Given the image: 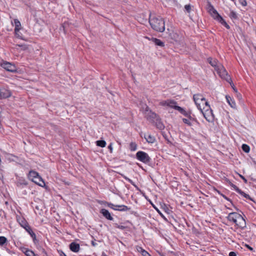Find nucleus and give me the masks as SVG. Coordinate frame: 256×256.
I'll list each match as a JSON object with an SVG mask.
<instances>
[{
	"instance_id": "nucleus-1",
	"label": "nucleus",
	"mask_w": 256,
	"mask_h": 256,
	"mask_svg": "<svg viewBox=\"0 0 256 256\" xmlns=\"http://www.w3.org/2000/svg\"><path fill=\"white\" fill-rule=\"evenodd\" d=\"M149 22L152 28L155 31L163 32L165 30V24L162 18L160 16L150 14Z\"/></svg>"
},
{
	"instance_id": "nucleus-2",
	"label": "nucleus",
	"mask_w": 256,
	"mask_h": 256,
	"mask_svg": "<svg viewBox=\"0 0 256 256\" xmlns=\"http://www.w3.org/2000/svg\"><path fill=\"white\" fill-rule=\"evenodd\" d=\"M207 10L210 14L216 20L220 23L222 26H225L227 29H230V26L226 22L222 16L218 13L217 10L214 8L213 6L210 2H208Z\"/></svg>"
},
{
	"instance_id": "nucleus-3",
	"label": "nucleus",
	"mask_w": 256,
	"mask_h": 256,
	"mask_svg": "<svg viewBox=\"0 0 256 256\" xmlns=\"http://www.w3.org/2000/svg\"><path fill=\"white\" fill-rule=\"evenodd\" d=\"M140 110L145 115V118L150 122H154V120L159 116L155 112H152L146 104L142 106Z\"/></svg>"
},
{
	"instance_id": "nucleus-4",
	"label": "nucleus",
	"mask_w": 256,
	"mask_h": 256,
	"mask_svg": "<svg viewBox=\"0 0 256 256\" xmlns=\"http://www.w3.org/2000/svg\"><path fill=\"white\" fill-rule=\"evenodd\" d=\"M136 158L138 160L145 164L149 162L151 160L148 154L143 151L138 152L136 154Z\"/></svg>"
},
{
	"instance_id": "nucleus-5",
	"label": "nucleus",
	"mask_w": 256,
	"mask_h": 256,
	"mask_svg": "<svg viewBox=\"0 0 256 256\" xmlns=\"http://www.w3.org/2000/svg\"><path fill=\"white\" fill-rule=\"evenodd\" d=\"M193 99L197 108L202 112V105L204 106L206 98L200 94H196L193 96Z\"/></svg>"
},
{
	"instance_id": "nucleus-6",
	"label": "nucleus",
	"mask_w": 256,
	"mask_h": 256,
	"mask_svg": "<svg viewBox=\"0 0 256 256\" xmlns=\"http://www.w3.org/2000/svg\"><path fill=\"white\" fill-rule=\"evenodd\" d=\"M24 226L21 224V226L23 227L30 234V235L32 238V240L34 244H38L39 241L36 238L35 233L32 230L30 226L28 225V224L24 220Z\"/></svg>"
},
{
	"instance_id": "nucleus-7",
	"label": "nucleus",
	"mask_w": 256,
	"mask_h": 256,
	"mask_svg": "<svg viewBox=\"0 0 256 256\" xmlns=\"http://www.w3.org/2000/svg\"><path fill=\"white\" fill-rule=\"evenodd\" d=\"M0 66L8 72H17L16 66L10 62L5 61L2 62Z\"/></svg>"
},
{
	"instance_id": "nucleus-8",
	"label": "nucleus",
	"mask_w": 256,
	"mask_h": 256,
	"mask_svg": "<svg viewBox=\"0 0 256 256\" xmlns=\"http://www.w3.org/2000/svg\"><path fill=\"white\" fill-rule=\"evenodd\" d=\"M202 113L204 116L208 121H210V120H208L207 116H208L210 115L212 116V110L211 109L210 106H204L202 105Z\"/></svg>"
},
{
	"instance_id": "nucleus-9",
	"label": "nucleus",
	"mask_w": 256,
	"mask_h": 256,
	"mask_svg": "<svg viewBox=\"0 0 256 256\" xmlns=\"http://www.w3.org/2000/svg\"><path fill=\"white\" fill-rule=\"evenodd\" d=\"M10 96L11 92L9 90L4 88H0V99L6 98Z\"/></svg>"
},
{
	"instance_id": "nucleus-10",
	"label": "nucleus",
	"mask_w": 256,
	"mask_h": 256,
	"mask_svg": "<svg viewBox=\"0 0 256 256\" xmlns=\"http://www.w3.org/2000/svg\"><path fill=\"white\" fill-rule=\"evenodd\" d=\"M240 215V214L236 212H232L230 213L226 218L230 222H232L236 224Z\"/></svg>"
},
{
	"instance_id": "nucleus-11",
	"label": "nucleus",
	"mask_w": 256,
	"mask_h": 256,
	"mask_svg": "<svg viewBox=\"0 0 256 256\" xmlns=\"http://www.w3.org/2000/svg\"><path fill=\"white\" fill-rule=\"evenodd\" d=\"M236 224L242 229H244L246 227V220L240 214L238 218Z\"/></svg>"
},
{
	"instance_id": "nucleus-12",
	"label": "nucleus",
	"mask_w": 256,
	"mask_h": 256,
	"mask_svg": "<svg viewBox=\"0 0 256 256\" xmlns=\"http://www.w3.org/2000/svg\"><path fill=\"white\" fill-rule=\"evenodd\" d=\"M154 124L157 128L162 130L164 128L165 126L162 122L161 118L160 116H158L155 120L154 122H152Z\"/></svg>"
},
{
	"instance_id": "nucleus-13",
	"label": "nucleus",
	"mask_w": 256,
	"mask_h": 256,
	"mask_svg": "<svg viewBox=\"0 0 256 256\" xmlns=\"http://www.w3.org/2000/svg\"><path fill=\"white\" fill-rule=\"evenodd\" d=\"M177 102L174 100H169L168 106L174 108L176 110H178L180 112L182 110L183 108L176 106Z\"/></svg>"
},
{
	"instance_id": "nucleus-14",
	"label": "nucleus",
	"mask_w": 256,
	"mask_h": 256,
	"mask_svg": "<svg viewBox=\"0 0 256 256\" xmlns=\"http://www.w3.org/2000/svg\"><path fill=\"white\" fill-rule=\"evenodd\" d=\"M69 248L71 251L74 252H78L80 250V246L78 244L74 242L70 244Z\"/></svg>"
},
{
	"instance_id": "nucleus-15",
	"label": "nucleus",
	"mask_w": 256,
	"mask_h": 256,
	"mask_svg": "<svg viewBox=\"0 0 256 256\" xmlns=\"http://www.w3.org/2000/svg\"><path fill=\"white\" fill-rule=\"evenodd\" d=\"M100 213L102 214V216L108 220H114L108 210L105 208H102L100 210Z\"/></svg>"
},
{
	"instance_id": "nucleus-16",
	"label": "nucleus",
	"mask_w": 256,
	"mask_h": 256,
	"mask_svg": "<svg viewBox=\"0 0 256 256\" xmlns=\"http://www.w3.org/2000/svg\"><path fill=\"white\" fill-rule=\"evenodd\" d=\"M32 182H34L36 184L43 187L45 186V182L42 177L38 175V176H36L35 178L32 180Z\"/></svg>"
},
{
	"instance_id": "nucleus-17",
	"label": "nucleus",
	"mask_w": 256,
	"mask_h": 256,
	"mask_svg": "<svg viewBox=\"0 0 256 256\" xmlns=\"http://www.w3.org/2000/svg\"><path fill=\"white\" fill-rule=\"evenodd\" d=\"M216 70L218 72L220 76H223L224 75L228 74L227 72L224 67L221 65L220 64V66H218L217 69H216Z\"/></svg>"
},
{
	"instance_id": "nucleus-18",
	"label": "nucleus",
	"mask_w": 256,
	"mask_h": 256,
	"mask_svg": "<svg viewBox=\"0 0 256 256\" xmlns=\"http://www.w3.org/2000/svg\"><path fill=\"white\" fill-rule=\"evenodd\" d=\"M208 63L214 68L215 70L217 69L218 66H220V65L218 64V60L216 59H212V58H208L207 59Z\"/></svg>"
},
{
	"instance_id": "nucleus-19",
	"label": "nucleus",
	"mask_w": 256,
	"mask_h": 256,
	"mask_svg": "<svg viewBox=\"0 0 256 256\" xmlns=\"http://www.w3.org/2000/svg\"><path fill=\"white\" fill-rule=\"evenodd\" d=\"M226 98L228 103L232 108H236V106L234 100L229 96H226Z\"/></svg>"
},
{
	"instance_id": "nucleus-20",
	"label": "nucleus",
	"mask_w": 256,
	"mask_h": 256,
	"mask_svg": "<svg viewBox=\"0 0 256 256\" xmlns=\"http://www.w3.org/2000/svg\"><path fill=\"white\" fill-rule=\"evenodd\" d=\"M180 113L185 116L188 118L190 120L197 122L196 118L191 116L190 112H186L184 108L182 109V110L180 112Z\"/></svg>"
},
{
	"instance_id": "nucleus-21",
	"label": "nucleus",
	"mask_w": 256,
	"mask_h": 256,
	"mask_svg": "<svg viewBox=\"0 0 256 256\" xmlns=\"http://www.w3.org/2000/svg\"><path fill=\"white\" fill-rule=\"evenodd\" d=\"M14 22L15 25L14 32L16 34H18V32L21 28V24L20 22L18 19L14 20Z\"/></svg>"
},
{
	"instance_id": "nucleus-22",
	"label": "nucleus",
	"mask_w": 256,
	"mask_h": 256,
	"mask_svg": "<svg viewBox=\"0 0 256 256\" xmlns=\"http://www.w3.org/2000/svg\"><path fill=\"white\" fill-rule=\"evenodd\" d=\"M144 138L146 139V142L148 143L152 144L156 140V138H155L154 136L151 134H144Z\"/></svg>"
},
{
	"instance_id": "nucleus-23",
	"label": "nucleus",
	"mask_w": 256,
	"mask_h": 256,
	"mask_svg": "<svg viewBox=\"0 0 256 256\" xmlns=\"http://www.w3.org/2000/svg\"><path fill=\"white\" fill-rule=\"evenodd\" d=\"M130 210V208H128L125 205H117V206H116V210L120 212H126Z\"/></svg>"
},
{
	"instance_id": "nucleus-24",
	"label": "nucleus",
	"mask_w": 256,
	"mask_h": 256,
	"mask_svg": "<svg viewBox=\"0 0 256 256\" xmlns=\"http://www.w3.org/2000/svg\"><path fill=\"white\" fill-rule=\"evenodd\" d=\"M152 41L156 45L160 46V47H163L164 46V44L163 42H162L160 39L152 38Z\"/></svg>"
},
{
	"instance_id": "nucleus-25",
	"label": "nucleus",
	"mask_w": 256,
	"mask_h": 256,
	"mask_svg": "<svg viewBox=\"0 0 256 256\" xmlns=\"http://www.w3.org/2000/svg\"><path fill=\"white\" fill-rule=\"evenodd\" d=\"M39 175L38 173L34 170H30L28 174V178L30 180H33Z\"/></svg>"
},
{
	"instance_id": "nucleus-26",
	"label": "nucleus",
	"mask_w": 256,
	"mask_h": 256,
	"mask_svg": "<svg viewBox=\"0 0 256 256\" xmlns=\"http://www.w3.org/2000/svg\"><path fill=\"white\" fill-rule=\"evenodd\" d=\"M28 182L22 178H19L16 182V185L18 186H26L28 185Z\"/></svg>"
},
{
	"instance_id": "nucleus-27",
	"label": "nucleus",
	"mask_w": 256,
	"mask_h": 256,
	"mask_svg": "<svg viewBox=\"0 0 256 256\" xmlns=\"http://www.w3.org/2000/svg\"><path fill=\"white\" fill-rule=\"evenodd\" d=\"M96 145L101 148H104L106 146V142L104 140H98L96 142Z\"/></svg>"
},
{
	"instance_id": "nucleus-28",
	"label": "nucleus",
	"mask_w": 256,
	"mask_h": 256,
	"mask_svg": "<svg viewBox=\"0 0 256 256\" xmlns=\"http://www.w3.org/2000/svg\"><path fill=\"white\" fill-rule=\"evenodd\" d=\"M137 144L135 142H131L130 144L129 148L131 151H135L137 149Z\"/></svg>"
},
{
	"instance_id": "nucleus-29",
	"label": "nucleus",
	"mask_w": 256,
	"mask_h": 256,
	"mask_svg": "<svg viewBox=\"0 0 256 256\" xmlns=\"http://www.w3.org/2000/svg\"><path fill=\"white\" fill-rule=\"evenodd\" d=\"M103 203L106 205L108 207L111 208L114 210H116V206H117V205H114L111 202H103Z\"/></svg>"
},
{
	"instance_id": "nucleus-30",
	"label": "nucleus",
	"mask_w": 256,
	"mask_h": 256,
	"mask_svg": "<svg viewBox=\"0 0 256 256\" xmlns=\"http://www.w3.org/2000/svg\"><path fill=\"white\" fill-rule=\"evenodd\" d=\"M242 150L246 153H248L250 152V148L248 145L246 144H242Z\"/></svg>"
},
{
	"instance_id": "nucleus-31",
	"label": "nucleus",
	"mask_w": 256,
	"mask_h": 256,
	"mask_svg": "<svg viewBox=\"0 0 256 256\" xmlns=\"http://www.w3.org/2000/svg\"><path fill=\"white\" fill-rule=\"evenodd\" d=\"M238 194H240L241 196H243L244 198H246V199L252 200V198H250L249 194H246L241 190H240V192H238Z\"/></svg>"
},
{
	"instance_id": "nucleus-32",
	"label": "nucleus",
	"mask_w": 256,
	"mask_h": 256,
	"mask_svg": "<svg viewBox=\"0 0 256 256\" xmlns=\"http://www.w3.org/2000/svg\"><path fill=\"white\" fill-rule=\"evenodd\" d=\"M7 238L3 236H0V246H4L7 242Z\"/></svg>"
},
{
	"instance_id": "nucleus-33",
	"label": "nucleus",
	"mask_w": 256,
	"mask_h": 256,
	"mask_svg": "<svg viewBox=\"0 0 256 256\" xmlns=\"http://www.w3.org/2000/svg\"><path fill=\"white\" fill-rule=\"evenodd\" d=\"M24 254L26 256H34L36 255L33 251L28 249L26 250Z\"/></svg>"
},
{
	"instance_id": "nucleus-34",
	"label": "nucleus",
	"mask_w": 256,
	"mask_h": 256,
	"mask_svg": "<svg viewBox=\"0 0 256 256\" xmlns=\"http://www.w3.org/2000/svg\"><path fill=\"white\" fill-rule=\"evenodd\" d=\"M230 18H233V19H237L238 18V16H237L236 12L234 11L230 12Z\"/></svg>"
},
{
	"instance_id": "nucleus-35",
	"label": "nucleus",
	"mask_w": 256,
	"mask_h": 256,
	"mask_svg": "<svg viewBox=\"0 0 256 256\" xmlns=\"http://www.w3.org/2000/svg\"><path fill=\"white\" fill-rule=\"evenodd\" d=\"M16 46H18V47L21 48V49L24 50H27L28 48L27 45L25 44H18L16 45Z\"/></svg>"
},
{
	"instance_id": "nucleus-36",
	"label": "nucleus",
	"mask_w": 256,
	"mask_h": 256,
	"mask_svg": "<svg viewBox=\"0 0 256 256\" xmlns=\"http://www.w3.org/2000/svg\"><path fill=\"white\" fill-rule=\"evenodd\" d=\"M230 186L237 192L238 193V192H240V189L235 184H233L232 183L230 184Z\"/></svg>"
},
{
	"instance_id": "nucleus-37",
	"label": "nucleus",
	"mask_w": 256,
	"mask_h": 256,
	"mask_svg": "<svg viewBox=\"0 0 256 256\" xmlns=\"http://www.w3.org/2000/svg\"><path fill=\"white\" fill-rule=\"evenodd\" d=\"M114 226L116 228H120L122 230H124L126 228V226H120V225H118V224L116 223H115L114 224Z\"/></svg>"
},
{
	"instance_id": "nucleus-38",
	"label": "nucleus",
	"mask_w": 256,
	"mask_h": 256,
	"mask_svg": "<svg viewBox=\"0 0 256 256\" xmlns=\"http://www.w3.org/2000/svg\"><path fill=\"white\" fill-rule=\"evenodd\" d=\"M182 120L184 124H188V126H191L192 125V123L190 122V120L188 119L184 118Z\"/></svg>"
},
{
	"instance_id": "nucleus-39",
	"label": "nucleus",
	"mask_w": 256,
	"mask_h": 256,
	"mask_svg": "<svg viewBox=\"0 0 256 256\" xmlns=\"http://www.w3.org/2000/svg\"><path fill=\"white\" fill-rule=\"evenodd\" d=\"M168 100H163L161 102H160V105L162 106H168Z\"/></svg>"
},
{
	"instance_id": "nucleus-40",
	"label": "nucleus",
	"mask_w": 256,
	"mask_h": 256,
	"mask_svg": "<svg viewBox=\"0 0 256 256\" xmlns=\"http://www.w3.org/2000/svg\"><path fill=\"white\" fill-rule=\"evenodd\" d=\"M140 254L142 256H151L150 254L144 249L142 251V252Z\"/></svg>"
},
{
	"instance_id": "nucleus-41",
	"label": "nucleus",
	"mask_w": 256,
	"mask_h": 256,
	"mask_svg": "<svg viewBox=\"0 0 256 256\" xmlns=\"http://www.w3.org/2000/svg\"><path fill=\"white\" fill-rule=\"evenodd\" d=\"M186 10L188 12H190L191 10V6L190 4H186L184 6Z\"/></svg>"
},
{
	"instance_id": "nucleus-42",
	"label": "nucleus",
	"mask_w": 256,
	"mask_h": 256,
	"mask_svg": "<svg viewBox=\"0 0 256 256\" xmlns=\"http://www.w3.org/2000/svg\"><path fill=\"white\" fill-rule=\"evenodd\" d=\"M240 3L242 6H246L247 5V2L246 0H239Z\"/></svg>"
},
{
	"instance_id": "nucleus-43",
	"label": "nucleus",
	"mask_w": 256,
	"mask_h": 256,
	"mask_svg": "<svg viewBox=\"0 0 256 256\" xmlns=\"http://www.w3.org/2000/svg\"><path fill=\"white\" fill-rule=\"evenodd\" d=\"M124 178L125 180H126L127 181H128L130 183L132 184L134 186V182H132V180L129 178H128L126 176H124Z\"/></svg>"
},
{
	"instance_id": "nucleus-44",
	"label": "nucleus",
	"mask_w": 256,
	"mask_h": 256,
	"mask_svg": "<svg viewBox=\"0 0 256 256\" xmlns=\"http://www.w3.org/2000/svg\"><path fill=\"white\" fill-rule=\"evenodd\" d=\"M136 249L137 250V251L140 252V253H141L142 252V251L143 250V248H142V247L141 246H136Z\"/></svg>"
},
{
	"instance_id": "nucleus-45",
	"label": "nucleus",
	"mask_w": 256,
	"mask_h": 256,
	"mask_svg": "<svg viewBox=\"0 0 256 256\" xmlns=\"http://www.w3.org/2000/svg\"><path fill=\"white\" fill-rule=\"evenodd\" d=\"M220 196H222L226 200L232 203V200L229 198H228L227 196H226L225 195L223 194H220Z\"/></svg>"
},
{
	"instance_id": "nucleus-46",
	"label": "nucleus",
	"mask_w": 256,
	"mask_h": 256,
	"mask_svg": "<svg viewBox=\"0 0 256 256\" xmlns=\"http://www.w3.org/2000/svg\"><path fill=\"white\" fill-rule=\"evenodd\" d=\"M230 84L232 89L234 90V92H238V90L234 86V84L232 82V83L230 82Z\"/></svg>"
},
{
	"instance_id": "nucleus-47",
	"label": "nucleus",
	"mask_w": 256,
	"mask_h": 256,
	"mask_svg": "<svg viewBox=\"0 0 256 256\" xmlns=\"http://www.w3.org/2000/svg\"><path fill=\"white\" fill-rule=\"evenodd\" d=\"M245 246L246 247L250 250H251L252 252L254 251L253 248L252 247H251L248 244H246Z\"/></svg>"
},
{
	"instance_id": "nucleus-48",
	"label": "nucleus",
	"mask_w": 256,
	"mask_h": 256,
	"mask_svg": "<svg viewBox=\"0 0 256 256\" xmlns=\"http://www.w3.org/2000/svg\"><path fill=\"white\" fill-rule=\"evenodd\" d=\"M108 148L109 149L110 152L112 153V144H110V145L108 146Z\"/></svg>"
},
{
	"instance_id": "nucleus-49",
	"label": "nucleus",
	"mask_w": 256,
	"mask_h": 256,
	"mask_svg": "<svg viewBox=\"0 0 256 256\" xmlns=\"http://www.w3.org/2000/svg\"><path fill=\"white\" fill-rule=\"evenodd\" d=\"M228 256H236V254L234 252H230L229 253Z\"/></svg>"
},
{
	"instance_id": "nucleus-50",
	"label": "nucleus",
	"mask_w": 256,
	"mask_h": 256,
	"mask_svg": "<svg viewBox=\"0 0 256 256\" xmlns=\"http://www.w3.org/2000/svg\"><path fill=\"white\" fill-rule=\"evenodd\" d=\"M240 176L243 180L244 181V183H246V184L247 183L248 180L244 176H242V175L240 174Z\"/></svg>"
},
{
	"instance_id": "nucleus-51",
	"label": "nucleus",
	"mask_w": 256,
	"mask_h": 256,
	"mask_svg": "<svg viewBox=\"0 0 256 256\" xmlns=\"http://www.w3.org/2000/svg\"><path fill=\"white\" fill-rule=\"evenodd\" d=\"M204 106H210V104H208V102L206 100H205L204 102Z\"/></svg>"
},
{
	"instance_id": "nucleus-52",
	"label": "nucleus",
	"mask_w": 256,
	"mask_h": 256,
	"mask_svg": "<svg viewBox=\"0 0 256 256\" xmlns=\"http://www.w3.org/2000/svg\"><path fill=\"white\" fill-rule=\"evenodd\" d=\"M24 220L26 222L25 220H24V218H22V220H21V222H20V224L21 225V224H22V225L24 226Z\"/></svg>"
},
{
	"instance_id": "nucleus-53",
	"label": "nucleus",
	"mask_w": 256,
	"mask_h": 256,
	"mask_svg": "<svg viewBox=\"0 0 256 256\" xmlns=\"http://www.w3.org/2000/svg\"><path fill=\"white\" fill-rule=\"evenodd\" d=\"M60 256H67L65 253H64L62 251H61L60 252Z\"/></svg>"
},
{
	"instance_id": "nucleus-54",
	"label": "nucleus",
	"mask_w": 256,
	"mask_h": 256,
	"mask_svg": "<svg viewBox=\"0 0 256 256\" xmlns=\"http://www.w3.org/2000/svg\"><path fill=\"white\" fill-rule=\"evenodd\" d=\"M91 244L93 246H96L97 245V244L96 242H94V241H92Z\"/></svg>"
},
{
	"instance_id": "nucleus-55",
	"label": "nucleus",
	"mask_w": 256,
	"mask_h": 256,
	"mask_svg": "<svg viewBox=\"0 0 256 256\" xmlns=\"http://www.w3.org/2000/svg\"><path fill=\"white\" fill-rule=\"evenodd\" d=\"M102 256H108L104 252L102 253Z\"/></svg>"
},
{
	"instance_id": "nucleus-56",
	"label": "nucleus",
	"mask_w": 256,
	"mask_h": 256,
	"mask_svg": "<svg viewBox=\"0 0 256 256\" xmlns=\"http://www.w3.org/2000/svg\"><path fill=\"white\" fill-rule=\"evenodd\" d=\"M216 191L218 192V194L220 195V194H222V193L218 190H216Z\"/></svg>"
},
{
	"instance_id": "nucleus-57",
	"label": "nucleus",
	"mask_w": 256,
	"mask_h": 256,
	"mask_svg": "<svg viewBox=\"0 0 256 256\" xmlns=\"http://www.w3.org/2000/svg\"><path fill=\"white\" fill-rule=\"evenodd\" d=\"M64 25H65V23H64V24H63V28H64V29H65V26H64Z\"/></svg>"
}]
</instances>
